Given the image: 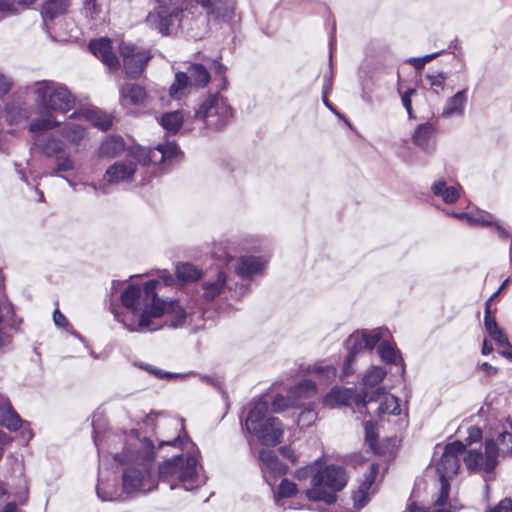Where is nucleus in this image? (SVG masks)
<instances>
[{"instance_id":"12","label":"nucleus","mask_w":512,"mask_h":512,"mask_svg":"<svg viewBox=\"0 0 512 512\" xmlns=\"http://www.w3.org/2000/svg\"><path fill=\"white\" fill-rule=\"evenodd\" d=\"M214 255L218 259L225 260L226 262L234 261V271L236 275L244 280L251 281L254 277L262 275L266 268L267 261L261 256L244 255L236 259L228 252L214 251Z\"/></svg>"},{"instance_id":"25","label":"nucleus","mask_w":512,"mask_h":512,"mask_svg":"<svg viewBox=\"0 0 512 512\" xmlns=\"http://www.w3.org/2000/svg\"><path fill=\"white\" fill-rule=\"evenodd\" d=\"M379 466L375 463L371 464L369 474L366 475L365 480L360 484L358 490L353 493L354 506L361 509L366 505L369 500V491L375 482L378 474Z\"/></svg>"},{"instance_id":"42","label":"nucleus","mask_w":512,"mask_h":512,"mask_svg":"<svg viewBox=\"0 0 512 512\" xmlns=\"http://www.w3.org/2000/svg\"><path fill=\"white\" fill-rule=\"evenodd\" d=\"M298 493L296 483L287 478H283L276 489H273L274 501L277 505H281V500L292 498Z\"/></svg>"},{"instance_id":"14","label":"nucleus","mask_w":512,"mask_h":512,"mask_svg":"<svg viewBox=\"0 0 512 512\" xmlns=\"http://www.w3.org/2000/svg\"><path fill=\"white\" fill-rule=\"evenodd\" d=\"M119 50L126 74L131 78H138L152 57L150 51L126 42L120 44Z\"/></svg>"},{"instance_id":"35","label":"nucleus","mask_w":512,"mask_h":512,"mask_svg":"<svg viewBox=\"0 0 512 512\" xmlns=\"http://www.w3.org/2000/svg\"><path fill=\"white\" fill-rule=\"evenodd\" d=\"M70 6V0H46L41 8V15L44 22L52 21L64 15Z\"/></svg>"},{"instance_id":"15","label":"nucleus","mask_w":512,"mask_h":512,"mask_svg":"<svg viewBox=\"0 0 512 512\" xmlns=\"http://www.w3.org/2000/svg\"><path fill=\"white\" fill-rule=\"evenodd\" d=\"M373 402L379 403L376 409L378 415H399L401 412L398 398L386 392L383 387H377L376 390L371 392L365 391L356 398L357 407H365L367 404H371Z\"/></svg>"},{"instance_id":"8","label":"nucleus","mask_w":512,"mask_h":512,"mask_svg":"<svg viewBox=\"0 0 512 512\" xmlns=\"http://www.w3.org/2000/svg\"><path fill=\"white\" fill-rule=\"evenodd\" d=\"M346 483L345 470L336 465H329L313 473L311 488L305 491V495L310 501H322L330 505L337 499L336 492L343 489Z\"/></svg>"},{"instance_id":"7","label":"nucleus","mask_w":512,"mask_h":512,"mask_svg":"<svg viewBox=\"0 0 512 512\" xmlns=\"http://www.w3.org/2000/svg\"><path fill=\"white\" fill-rule=\"evenodd\" d=\"M269 405L267 402L256 401L249 411L245 421L247 431L254 434L261 444L275 446L283 438L284 427L277 417H268Z\"/></svg>"},{"instance_id":"30","label":"nucleus","mask_w":512,"mask_h":512,"mask_svg":"<svg viewBox=\"0 0 512 512\" xmlns=\"http://www.w3.org/2000/svg\"><path fill=\"white\" fill-rule=\"evenodd\" d=\"M461 190V186L448 185L443 179L435 181L431 186L433 195L440 198L446 204L455 203L461 195Z\"/></svg>"},{"instance_id":"5","label":"nucleus","mask_w":512,"mask_h":512,"mask_svg":"<svg viewBox=\"0 0 512 512\" xmlns=\"http://www.w3.org/2000/svg\"><path fill=\"white\" fill-rule=\"evenodd\" d=\"M147 149L136 148L131 150L127 157L117 160L109 165L99 184L94 182H84V187L92 189L96 194L106 195L113 186L129 184L135 180V175L139 165H147Z\"/></svg>"},{"instance_id":"17","label":"nucleus","mask_w":512,"mask_h":512,"mask_svg":"<svg viewBox=\"0 0 512 512\" xmlns=\"http://www.w3.org/2000/svg\"><path fill=\"white\" fill-rule=\"evenodd\" d=\"M486 442L494 444L495 454L501 458L512 454V416H508L498 426L493 428Z\"/></svg>"},{"instance_id":"18","label":"nucleus","mask_w":512,"mask_h":512,"mask_svg":"<svg viewBox=\"0 0 512 512\" xmlns=\"http://www.w3.org/2000/svg\"><path fill=\"white\" fill-rule=\"evenodd\" d=\"M89 49L110 71L119 69L120 62L113 52L112 42L108 37L91 40Z\"/></svg>"},{"instance_id":"32","label":"nucleus","mask_w":512,"mask_h":512,"mask_svg":"<svg viewBox=\"0 0 512 512\" xmlns=\"http://www.w3.org/2000/svg\"><path fill=\"white\" fill-rule=\"evenodd\" d=\"M13 306L8 300L5 291L0 290V353L10 344L11 338L4 330L3 322L6 318L13 315Z\"/></svg>"},{"instance_id":"58","label":"nucleus","mask_w":512,"mask_h":512,"mask_svg":"<svg viewBox=\"0 0 512 512\" xmlns=\"http://www.w3.org/2000/svg\"><path fill=\"white\" fill-rule=\"evenodd\" d=\"M13 85V82L7 76L0 74V97L7 94Z\"/></svg>"},{"instance_id":"19","label":"nucleus","mask_w":512,"mask_h":512,"mask_svg":"<svg viewBox=\"0 0 512 512\" xmlns=\"http://www.w3.org/2000/svg\"><path fill=\"white\" fill-rule=\"evenodd\" d=\"M259 460L263 477L267 484L273 488L272 477L284 475L287 472V466L271 450L262 449L259 453Z\"/></svg>"},{"instance_id":"11","label":"nucleus","mask_w":512,"mask_h":512,"mask_svg":"<svg viewBox=\"0 0 512 512\" xmlns=\"http://www.w3.org/2000/svg\"><path fill=\"white\" fill-rule=\"evenodd\" d=\"M388 335L389 330L383 327L371 330H358L352 333L346 341L349 353L344 363V373H349L350 366L360 353L372 351L377 344Z\"/></svg>"},{"instance_id":"1","label":"nucleus","mask_w":512,"mask_h":512,"mask_svg":"<svg viewBox=\"0 0 512 512\" xmlns=\"http://www.w3.org/2000/svg\"><path fill=\"white\" fill-rule=\"evenodd\" d=\"M93 438L99 453L106 451L115 461L126 466L122 475L125 493H148L157 488L158 480L151 474L154 446L149 439H141L136 430L129 433L109 431L100 437L96 427Z\"/></svg>"},{"instance_id":"59","label":"nucleus","mask_w":512,"mask_h":512,"mask_svg":"<svg viewBox=\"0 0 512 512\" xmlns=\"http://www.w3.org/2000/svg\"><path fill=\"white\" fill-rule=\"evenodd\" d=\"M415 89H408L401 97L402 104L407 110L408 114H412V104H411V96L415 94Z\"/></svg>"},{"instance_id":"60","label":"nucleus","mask_w":512,"mask_h":512,"mask_svg":"<svg viewBox=\"0 0 512 512\" xmlns=\"http://www.w3.org/2000/svg\"><path fill=\"white\" fill-rule=\"evenodd\" d=\"M139 367L148 371L149 373L155 375L158 378H165V377L171 376L169 373H164L160 369L154 368L153 366H151L149 364L141 363V364H139Z\"/></svg>"},{"instance_id":"28","label":"nucleus","mask_w":512,"mask_h":512,"mask_svg":"<svg viewBox=\"0 0 512 512\" xmlns=\"http://www.w3.org/2000/svg\"><path fill=\"white\" fill-rule=\"evenodd\" d=\"M226 281V274L223 271H218L212 276H207L202 284L204 298L212 301L218 297L225 288Z\"/></svg>"},{"instance_id":"20","label":"nucleus","mask_w":512,"mask_h":512,"mask_svg":"<svg viewBox=\"0 0 512 512\" xmlns=\"http://www.w3.org/2000/svg\"><path fill=\"white\" fill-rule=\"evenodd\" d=\"M110 0H84V13L90 29H103L108 20Z\"/></svg>"},{"instance_id":"48","label":"nucleus","mask_w":512,"mask_h":512,"mask_svg":"<svg viewBox=\"0 0 512 512\" xmlns=\"http://www.w3.org/2000/svg\"><path fill=\"white\" fill-rule=\"evenodd\" d=\"M291 406H297L290 394L286 397L283 395H276L271 404L272 412H281Z\"/></svg>"},{"instance_id":"31","label":"nucleus","mask_w":512,"mask_h":512,"mask_svg":"<svg viewBox=\"0 0 512 512\" xmlns=\"http://www.w3.org/2000/svg\"><path fill=\"white\" fill-rule=\"evenodd\" d=\"M126 145L122 137L116 135L107 136L98 148L99 158H115L125 151Z\"/></svg>"},{"instance_id":"24","label":"nucleus","mask_w":512,"mask_h":512,"mask_svg":"<svg viewBox=\"0 0 512 512\" xmlns=\"http://www.w3.org/2000/svg\"><path fill=\"white\" fill-rule=\"evenodd\" d=\"M436 129L431 123H423L417 126L413 134V142L427 153L435 149Z\"/></svg>"},{"instance_id":"38","label":"nucleus","mask_w":512,"mask_h":512,"mask_svg":"<svg viewBox=\"0 0 512 512\" xmlns=\"http://www.w3.org/2000/svg\"><path fill=\"white\" fill-rule=\"evenodd\" d=\"M377 345L378 354L382 361L395 365L402 364L403 360L399 351L392 343L386 340V337L382 339Z\"/></svg>"},{"instance_id":"34","label":"nucleus","mask_w":512,"mask_h":512,"mask_svg":"<svg viewBox=\"0 0 512 512\" xmlns=\"http://www.w3.org/2000/svg\"><path fill=\"white\" fill-rule=\"evenodd\" d=\"M30 111L22 101H12L6 105L5 118L10 125H19L29 119Z\"/></svg>"},{"instance_id":"53","label":"nucleus","mask_w":512,"mask_h":512,"mask_svg":"<svg viewBox=\"0 0 512 512\" xmlns=\"http://www.w3.org/2000/svg\"><path fill=\"white\" fill-rule=\"evenodd\" d=\"M426 79L431 87L443 89L447 75L440 71H430L427 73Z\"/></svg>"},{"instance_id":"63","label":"nucleus","mask_w":512,"mask_h":512,"mask_svg":"<svg viewBox=\"0 0 512 512\" xmlns=\"http://www.w3.org/2000/svg\"><path fill=\"white\" fill-rule=\"evenodd\" d=\"M491 226L494 227L497 235L500 238L506 239V238L510 237L509 232L503 226H501L499 223L495 222L494 220H493V224Z\"/></svg>"},{"instance_id":"52","label":"nucleus","mask_w":512,"mask_h":512,"mask_svg":"<svg viewBox=\"0 0 512 512\" xmlns=\"http://www.w3.org/2000/svg\"><path fill=\"white\" fill-rule=\"evenodd\" d=\"M312 371L326 381L334 379L337 374L336 368L332 365L318 364L313 367Z\"/></svg>"},{"instance_id":"26","label":"nucleus","mask_w":512,"mask_h":512,"mask_svg":"<svg viewBox=\"0 0 512 512\" xmlns=\"http://www.w3.org/2000/svg\"><path fill=\"white\" fill-rule=\"evenodd\" d=\"M208 14L227 20L234 12V0H195Z\"/></svg>"},{"instance_id":"10","label":"nucleus","mask_w":512,"mask_h":512,"mask_svg":"<svg viewBox=\"0 0 512 512\" xmlns=\"http://www.w3.org/2000/svg\"><path fill=\"white\" fill-rule=\"evenodd\" d=\"M233 117V110L227 99L219 93L209 94L195 111V119L205 122L207 127L221 129Z\"/></svg>"},{"instance_id":"29","label":"nucleus","mask_w":512,"mask_h":512,"mask_svg":"<svg viewBox=\"0 0 512 512\" xmlns=\"http://www.w3.org/2000/svg\"><path fill=\"white\" fill-rule=\"evenodd\" d=\"M147 154V164L150 162L163 163L177 158L180 151L175 142H166L165 144H159L154 149L147 150Z\"/></svg>"},{"instance_id":"49","label":"nucleus","mask_w":512,"mask_h":512,"mask_svg":"<svg viewBox=\"0 0 512 512\" xmlns=\"http://www.w3.org/2000/svg\"><path fill=\"white\" fill-rule=\"evenodd\" d=\"M317 417L318 415L314 408H305L301 411L298 417V425L301 428H308L316 422Z\"/></svg>"},{"instance_id":"27","label":"nucleus","mask_w":512,"mask_h":512,"mask_svg":"<svg viewBox=\"0 0 512 512\" xmlns=\"http://www.w3.org/2000/svg\"><path fill=\"white\" fill-rule=\"evenodd\" d=\"M467 102V89L458 91L449 97L442 109L441 116L444 118L461 117L464 114Z\"/></svg>"},{"instance_id":"40","label":"nucleus","mask_w":512,"mask_h":512,"mask_svg":"<svg viewBox=\"0 0 512 512\" xmlns=\"http://www.w3.org/2000/svg\"><path fill=\"white\" fill-rule=\"evenodd\" d=\"M191 86L188 74L185 72H177L175 74V80L170 86L169 93L172 98L181 99L189 92Z\"/></svg>"},{"instance_id":"22","label":"nucleus","mask_w":512,"mask_h":512,"mask_svg":"<svg viewBox=\"0 0 512 512\" xmlns=\"http://www.w3.org/2000/svg\"><path fill=\"white\" fill-rule=\"evenodd\" d=\"M360 393H355L351 388L334 387L324 397V406L335 408L341 405H356V398L359 397Z\"/></svg>"},{"instance_id":"23","label":"nucleus","mask_w":512,"mask_h":512,"mask_svg":"<svg viewBox=\"0 0 512 512\" xmlns=\"http://www.w3.org/2000/svg\"><path fill=\"white\" fill-rule=\"evenodd\" d=\"M77 117L86 119L94 127L102 131L110 129L113 125V116L98 109L81 110L71 114L69 118L75 119Z\"/></svg>"},{"instance_id":"2","label":"nucleus","mask_w":512,"mask_h":512,"mask_svg":"<svg viewBox=\"0 0 512 512\" xmlns=\"http://www.w3.org/2000/svg\"><path fill=\"white\" fill-rule=\"evenodd\" d=\"M159 284L160 281L151 280L145 283L143 288L129 285L122 293L123 306L137 317L138 321L137 323H126L117 313H115V318L122 322L129 331H157L164 326L159 322L163 316L166 317L165 325L168 327L179 328L185 324L186 311L176 300L165 301L159 298L156 292Z\"/></svg>"},{"instance_id":"55","label":"nucleus","mask_w":512,"mask_h":512,"mask_svg":"<svg viewBox=\"0 0 512 512\" xmlns=\"http://www.w3.org/2000/svg\"><path fill=\"white\" fill-rule=\"evenodd\" d=\"M489 336L500 346L505 347L509 346V340L507 335L503 332L501 328L495 330L494 332L490 333Z\"/></svg>"},{"instance_id":"47","label":"nucleus","mask_w":512,"mask_h":512,"mask_svg":"<svg viewBox=\"0 0 512 512\" xmlns=\"http://www.w3.org/2000/svg\"><path fill=\"white\" fill-rule=\"evenodd\" d=\"M446 49H447L446 45H441V46H439V51H435V52L425 55L423 57L410 58L408 60V63L413 65L415 69L421 70L425 66L426 63L433 60L438 55L445 53Z\"/></svg>"},{"instance_id":"9","label":"nucleus","mask_w":512,"mask_h":512,"mask_svg":"<svg viewBox=\"0 0 512 512\" xmlns=\"http://www.w3.org/2000/svg\"><path fill=\"white\" fill-rule=\"evenodd\" d=\"M465 446L460 441L449 443L445 446L441 458L436 463V470L440 478L441 488L435 505L442 507L447 503L450 485L448 479L454 476L459 467V455L463 453Z\"/></svg>"},{"instance_id":"39","label":"nucleus","mask_w":512,"mask_h":512,"mask_svg":"<svg viewBox=\"0 0 512 512\" xmlns=\"http://www.w3.org/2000/svg\"><path fill=\"white\" fill-rule=\"evenodd\" d=\"M386 374V370L382 367L375 366L369 369L363 377L362 381L364 388L360 394H363L365 391L371 392L376 390V388L379 387L378 385L385 378Z\"/></svg>"},{"instance_id":"13","label":"nucleus","mask_w":512,"mask_h":512,"mask_svg":"<svg viewBox=\"0 0 512 512\" xmlns=\"http://www.w3.org/2000/svg\"><path fill=\"white\" fill-rule=\"evenodd\" d=\"M465 467L470 472L491 473L496 468L499 457L494 452L492 442L484 443V451L481 449H470L463 458Z\"/></svg>"},{"instance_id":"36","label":"nucleus","mask_w":512,"mask_h":512,"mask_svg":"<svg viewBox=\"0 0 512 512\" xmlns=\"http://www.w3.org/2000/svg\"><path fill=\"white\" fill-rule=\"evenodd\" d=\"M122 102H128L132 105L144 104L147 93L145 89L138 84H126L120 90Z\"/></svg>"},{"instance_id":"41","label":"nucleus","mask_w":512,"mask_h":512,"mask_svg":"<svg viewBox=\"0 0 512 512\" xmlns=\"http://www.w3.org/2000/svg\"><path fill=\"white\" fill-rule=\"evenodd\" d=\"M186 73L192 86L204 87L210 81V74L202 64H191Z\"/></svg>"},{"instance_id":"6","label":"nucleus","mask_w":512,"mask_h":512,"mask_svg":"<svg viewBox=\"0 0 512 512\" xmlns=\"http://www.w3.org/2000/svg\"><path fill=\"white\" fill-rule=\"evenodd\" d=\"M31 135V149L46 158L54 159L52 175L71 172L76 169V161L66 150V143L62 137L46 131H29Z\"/></svg>"},{"instance_id":"33","label":"nucleus","mask_w":512,"mask_h":512,"mask_svg":"<svg viewBox=\"0 0 512 512\" xmlns=\"http://www.w3.org/2000/svg\"><path fill=\"white\" fill-rule=\"evenodd\" d=\"M0 425L9 429L17 430L21 425V419L12 409L7 397L0 395Z\"/></svg>"},{"instance_id":"21","label":"nucleus","mask_w":512,"mask_h":512,"mask_svg":"<svg viewBox=\"0 0 512 512\" xmlns=\"http://www.w3.org/2000/svg\"><path fill=\"white\" fill-rule=\"evenodd\" d=\"M161 6L158 11H153L147 16V24L151 29H155L158 32H169L170 27L174 19L178 18V13L173 15L168 13L165 7L171 4L173 0H156Z\"/></svg>"},{"instance_id":"44","label":"nucleus","mask_w":512,"mask_h":512,"mask_svg":"<svg viewBox=\"0 0 512 512\" xmlns=\"http://www.w3.org/2000/svg\"><path fill=\"white\" fill-rule=\"evenodd\" d=\"M176 276L180 281L191 282L199 279L201 272L190 263H182L176 267Z\"/></svg>"},{"instance_id":"45","label":"nucleus","mask_w":512,"mask_h":512,"mask_svg":"<svg viewBox=\"0 0 512 512\" xmlns=\"http://www.w3.org/2000/svg\"><path fill=\"white\" fill-rule=\"evenodd\" d=\"M36 0H0V11L15 13L32 5Z\"/></svg>"},{"instance_id":"64","label":"nucleus","mask_w":512,"mask_h":512,"mask_svg":"<svg viewBox=\"0 0 512 512\" xmlns=\"http://www.w3.org/2000/svg\"><path fill=\"white\" fill-rule=\"evenodd\" d=\"M468 431H469V436H468L469 442H475V441H478L481 439L482 432L479 428L471 427V428H469Z\"/></svg>"},{"instance_id":"37","label":"nucleus","mask_w":512,"mask_h":512,"mask_svg":"<svg viewBox=\"0 0 512 512\" xmlns=\"http://www.w3.org/2000/svg\"><path fill=\"white\" fill-rule=\"evenodd\" d=\"M289 393L296 405L299 406L301 400L309 399L316 395L317 386L312 380H304L292 387Z\"/></svg>"},{"instance_id":"61","label":"nucleus","mask_w":512,"mask_h":512,"mask_svg":"<svg viewBox=\"0 0 512 512\" xmlns=\"http://www.w3.org/2000/svg\"><path fill=\"white\" fill-rule=\"evenodd\" d=\"M53 321L55 325L59 327L67 325L66 317L58 309H56L53 313Z\"/></svg>"},{"instance_id":"51","label":"nucleus","mask_w":512,"mask_h":512,"mask_svg":"<svg viewBox=\"0 0 512 512\" xmlns=\"http://www.w3.org/2000/svg\"><path fill=\"white\" fill-rule=\"evenodd\" d=\"M97 495L102 501H117L121 499V494L116 489H112L101 482L97 486Z\"/></svg>"},{"instance_id":"62","label":"nucleus","mask_w":512,"mask_h":512,"mask_svg":"<svg viewBox=\"0 0 512 512\" xmlns=\"http://www.w3.org/2000/svg\"><path fill=\"white\" fill-rule=\"evenodd\" d=\"M279 451L284 458L290 460L292 463L297 461L296 455L290 447H281Z\"/></svg>"},{"instance_id":"16","label":"nucleus","mask_w":512,"mask_h":512,"mask_svg":"<svg viewBox=\"0 0 512 512\" xmlns=\"http://www.w3.org/2000/svg\"><path fill=\"white\" fill-rule=\"evenodd\" d=\"M57 128H59V136L66 143V147L69 145L74 152L86 151L90 147L91 137L88 127L67 121L64 123L60 122Z\"/></svg>"},{"instance_id":"57","label":"nucleus","mask_w":512,"mask_h":512,"mask_svg":"<svg viewBox=\"0 0 512 512\" xmlns=\"http://www.w3.org/2000/svg\"><path fill=\"white\" fill-rule=\"evenodd\" d=\"M329 45H330L329 71L324 75V85L323 86H325L329 82L332 84V77H333V72H332V56H333L334 37H331V39L329 41Z\"/></svg>"},{"instance_id":"46","label":"nucleus","mask_w":512,"mask_h":512,"mask_svg":"<svg viewBox=\"0 0 512 512\" xmlns=\"http://www.w3.org/2000/svg\"><path fill=\"white\" fill-rule=\"evenodd\" d=\"M468 224L490 226L493 224V215L483 210H478L476 213H469Z\"/></svg>"},{"instance_id":"56","label":"nucleus","mask_w":512,"mask_h":512,"mask_svg":"<svg viewBox=\"0 0 512 512\" xmlns=\"http://www.w3.org/2000/svg\"><path fill=\"white\" fill-rule=\"evenodd\" d=\"M365 431H366V442L370 446V448L375 451V444H376V436L374 433V425L371 422H367L365 425Z\"/></svg>"},{"instance_id":"50","label":"nucleus","mask_w":512,"mask_h":512,"mask_svg":"<svg viewBox=\"0 0 512 512\" xmlns=\"http://www.w3.org/2000/svg\"><path fill=\"white\" fill-rule=\"evenodd\" d=\"M433 42L434 48L436 51H439V46L446 45L447 49L445 52H447L452 46L456 48V37L453 36V34H433V39L431 40Z\"/></svg>"},{"instance_id":"54","label":"nucleus","mask_w":512,"mask_h":512,"mask_svg":"<svg viewBox=\"0 0 512 512\" xmlns=\"http://www.w3.org/2000/svg\"><path fill=\"white\" fill-rule=\"evenodd\" d=\"M484 325H485V328H486L488 334L499 329L496 319L494 317L490 316V304L489 303H486Z\"/></svg>"},{"instance_id":"43","label":"nucleus","mask_w":512,"mask_h":512,"mask_svg":"<svg viewBox=\"0 0 512 512\" xmlns=\"http://www.w3.org/2000/svg\"><path fill=\"white\" fill-rule=\"evenodd\" d=\"M184 116L181 111L167 112L161 117V125L169 134H176L182 127Z\"/></svg>"},{"instance_id":"4","label":"nucleus","mask_w":512,"mask_h":512,"mask_svg":"<svg viewBox=\"0 0 512 512\" xmlns=\"http://www.w3.org/2000/svg\"><path fill=\"white\" fill-rule=\"evenodd\" d=\"M200 453L191 444L186 453L173 456L159 466V479L169 484L170 489L181 487L192 491L206 483V476L199 463Z\"/></svg>"},{"instance_id":"3","label":"nucleus","mask_w":512,"mask_h":512,"mask_svg":"<svg viewBox=\"0 0 512 512\" xmlns=\"http://www.w3.org/2000/svg\"><path fill=\"white\" fill-rule=\"evenodd\" d=\"M29 89L35 109L39 112V116L30 121L29 131L55 129L60 125L55 114L65 115L75 107L76 97L63 83L42 80L33 83Z\"/></svg>"}]
</instances>
